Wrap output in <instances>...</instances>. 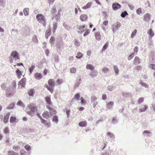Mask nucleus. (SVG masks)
<instances>
[{"label": "nucleus", "instance_id": "obj_8", "mask_svg": "<svg viewBox=\"0 0 155 155\" xmlns=\"http://www.w3.org/2000/svg\"><path fill=\"white\" fill-rule=\"evenodd\" d=\"M10 115V113L8 112L5 116L3 120V122L4 123L6 124L8 122Z\"/></svg>", "mask_w": 155, "mask_h": 155}, {"label": "nucleus", "instance_id": "obj_59", "mask_svg": "<svg viewBox=\"0 0 155 155\" xmlns=\"http://www.w3.org/2000/svg\"><path fill=\"white\" fill-rule=\"evenodd\" d=\"M137 33V30H135L132 33L131 35V37L133 38L134 36L136 35Z\"/></svg>", "mask_w": 155, "mask_h": 155}, {"label": "nucleus", "instance_id": "obj_24", "mask_svg": "<svg viewBox=\"0 0 155 155\" xmlns=\"http://www.w3.org/2000/svg\"><path fill=\"white\" fill-rule=\"evenodd\" d=\"M115 88V86L113 85H109L107 87V89L110 91H113Z\"/></svg>", "mask_w": 155, "mask_h": 155}, {"label": "nucleus", "instance_id": "obj_43", "mask_svg": "<svg viewBox=\"0 0 155 155\" xmlns=\"http://www.w3.org/2000/svg\"><path fill=\"white\" fill-rule=\"evenodd\" d=\"M107 135L108 136H110V138L112 139L114 138V136L112 133H111L110 132H108L107 133Z\"/></svg>", "mask_w": 155, "mask_h": 155}, {"label": "nucleus", "instance_id": "obj_48", "mask_svg": "<svg viewBox=\"0 0 155 155\" xmlns=\"http://www.w3.org/2000/svg\"><path fill=\"white\" fill-rule=\"evenodd\" d=\"M135 55V53L134 52L132 53L128 57V60H131Z\"/></svg>", "mask_w": 155, "mask_h": 155}, {"label": "nucleus", "instance_id": "obj_52", "mask_svg": "<svg viewBox=\"0 0 155 155\" xmlns=\"http://www.w3.org/2000/svg\"><path fill=\"white\" fill-rule=\"evenodd\" d=\"M34 89L30 90L28 92V94L31 96H32L34 94Z\"/></svg>", "mask_w": 155, "mask_h": 155}, {"label": "nucleus", "instance_id": "obj_19", "mask_svg": "<svg viewBox=\"0 0 155 155\" xmlns=\"http://www.w3.org/2000/svg\"><path fill=\"white\" fill-rule=\"evenodd\" d=\"M97 74V72L95 71H91V73L89 75L92 78H93L96 76Z\"/></svg>", "mask_w": 155, "mask_h": 155}, {"label": "nucleus", "instance_id": "obj_20", "mask_svg": "<svg viewBox=\"0 0 155 155\" xmlns=\"http://www.w3.org/2000/svg\"><path fill=\"white\" fill-rule=\"evenodd\" d=\"M45 101L48 105L51 104V102L50 97L49 96H47L45 98Z\"/></svg>", "mask_w": 155, "mask_h": 155}, {"label": "nucleus", "instance_id": "obj_45", "mask_svg": "<svg viewBox=\"0 0 155 155\" xmlns=\"http://www.w3.org/2000/svg\"><path fill=\"white\" fill-rule=\"evenodd\" d=\"M108 42H107L103 46L102 50H101V51H105L106 49H107V47L108 46Z\"/></svg>", "mask_w": 155, "mask_h": 155}, {"label": "nucleus", "instance_id": "obj_57", "mask_svg": "<svg viewBox=\"0 0 155 155\" xmlns=\"http://www.w3.org/2000/svg\"><path fill=\"white\" fill-rule=\"evenodd\" d=\"M136 12L138 15H140L142 13L141 9V8H139L136 10Z\"/></svg>", "mask_w": 155, "mask_h": 155}, {"label": "nucleus", "instance_id": "obj_38", "mask_svg": "<svg viewBox=\"0 0 155 155\" xmlns=\"http://www.w3.org/2000/svg\"><path fill=\"white\" fill-rule=\"evenodd\" d=\"M35 68V66L34 65H33L32 64L31 65V66L29 68V74H32L33 71L34 69Z\"/></svg>", "mask_w": 155, "mask_h": 155}, {"label": "nucleus", "instance_id": "obj_41", "mask_svg": "<svg viewBox=\"0 0 155 155\" xmlns=\"http://www.w3.org/2000/svg\"><path fill=\"white\" fill-rule=\"evenodd\" d=\"M49 112L48 111H46L44 112L43 114V116L45 118H47L49 116Z\"/></svg>", "mask_w": 155, "mask_h": 155}, {"label": "nucleus", "instance_id": "obj_47", "mask_svg": "<svg viewBox=\"0 0 155 155\" xmlns=\"http://www.w3.org/2000/svg\"><path fill=\"white\" fill-rule=\"evenodd\" d=\"M3 132L5 134L9 133V128L8 127H6L4 130Z\"/></svg>", "mask_w": 155, "mask_h": 155}, {"label": "nucleus", "instance_id": "obj_21", "mask_svg": "<svg viewBox=\"0 0 155 155\" xmlns=\"http://www.w3.org/2000/svg\"><path fill=\"white\" fill-rule=\"evenodd\" d=\"M50 113L51 115H54L56 113L55 110L51 107H49Z\"/></svg>", "mask_w": 155, "mask_h": 155}, {"label": "nucleus", "instance_id": "obj_15", "mask_svg": "<svg viewBox=\"0 0 155 155\" xmlns=\"http://www.w3.org/2000/svg\"><path fill=\"white\" fill-rule=\"evenodd\" d=\"M86 69L93 71L94 69V67L91 64H87L86 66Z\"/></svg>", "mask_w": 155, "mask_h": 155}, {"label": "nucleus", "instance_id": "obj_18", "mask_svg": "<svg viewBox=\"0 0 155 155\" xmlns=\"http://www.w3.org/2000/svg\"><path fill=\"white\" fill-rule=\"evenodd\" d=\"M92 2H89L86 4L85 6L83 7V8L84 9H86L87 8L90 7L92 5Z\"/></svg>", "mask_w": 155, "mask_h": 155}, {"label": "nucleus", "instance_id": "obj_50", "mask_svg": "<svg viewBox=\"0 0 155 155\" xmlns=\"http://www.w3.org/2000/svg\"><path fill=\"white\" fill-rule=\"evenodd\" d=\"M60 13H58L57 14L55 15V16H54L53 18H56V20H57V21H58V19L60 18Z\"/></svg>", "mask_w": 155, "mask_h": 155}, {"label": "nucleus", "instance_id": "obj_26", "mask_svg": "<svg viewBox=\"0 0 155 155\" xmlns=\"http://www.w3.org/2000/svg\"><path fill=\"white\" fill-rule=\"evenodd\" d=\"M81 81V79H77L76 81V84L75 85V87H78L80 84Z\"/></svg>", "mask_w": 155, "mask_h": 155}, {"label": "nucleus", "instance_id": "obj_14", "mask_svg": "<svg viewBox=\"0 0 155 155\" xmlns=\"http://www.w3.org/2000/svg\"><path fill=\"white\" fill-rule=\"evenodd\" d=\"M95 36L97 40H100L101 39L100 32H96L95 33Z\"/></svg>", "mask_w": 155, "mask_h": 155}, {"label": "nucleus", "instance_id": "obj_17", "mask_svg": "<svg viewBox=\"0 0 155 155\" xmlns=\"http://www.w3.org/2000/svg\"><path fill=\"white\" fill-rule=\"evenodd\" d=\"M22 71H21L18 69H17L16 71V73L18 78H20L21 76L22 75Z\"/></svg>", "mask_w": 155, "mask_h": 155}, {"label": "nucleus", "instance_id": "obj_6", "mask_svg": "<svg viewBox=\"0 0 155 155\" xmlns=\"http://www.w3.org/2000/svg\"><path fill=\"white\" fill-rule=\"evenodd\" d=\"M11 56L16 59L19 60L20 59L18 54V53L17 52L15 51H13L12 52Z\"/></svg>", "mask_w": 155, "mask_h": 155}, {"label": "nucleus", "instance_id": "obj_12", "mask_svg": "<svg viewBox=\"0 0 155 155\" xmlns=\"http://www.w3.org/2000/svg\"><path fill=\"white\" fill-rule=\"evenodd\" d=\"M141 108L139 109V112H142L146 111L148 108L146 105H143L141 106Z\"/></svg>", "mask_w": 155, "mask_h": 155}, {"label": "nucleus", "instance_id": "obj_35", "mask_svg": "<svg viewBox=\"0 0 155 155\" xmlns=\"http://www.w3.org/2000/svg\"><path fill=\"white\" fill-rule=\"evenodd\" d=\"M111 150H109L105 151L104 153H103L101 155H111Z\"/></svg>", "mask_w": 155, "mask_h": 155}, {"label": "nucleus", "instance_id": "obj_1", "mask_svg": "<svg viewBox=\"0 0 155 155\" xmlns=\"http://www.w3.org/2000/svg\"><path fill=\"white\" fill-rule=\"evenodd\" d=\"M28 107L29 110L26 111L27 114L31 116H33L35 113L36 107L34 104H31L29 105Z\"/></svg>", "mask_w": 155, "mask_h": 155}, {"label": "nucleus", "instance_id": "obj_30", "mask_svg": "<svg viewBox=\"0 0 155 155\" xmlns=\"http://www.w3.org/2000/svg\"><path fill=\"white\" fill-rule=\"evenodd\" d=\"M58 27V22H54L53 28V32L54 33L55 32V30L57 29Z\"/></svg>", "mask_w": 155, "mask_h": 155}, {"label": "nucleus", "instance_id": "obj_36", "mask_svg": "<svg viewBox=\"0 0 155 155\" xmlns=\"http://www.w3.org/2000/svg\"><path fill=\"white\" fill-rule=\"evenodd\" d=\"M29 9L28 8H25L24 9L23 12L25 16L28 15L29 14Z\"/></svg>", "mask_w": 155, "mask_h": 155}, {"label": "nucleus", "instance_id": "obj_33", "mask_svg": "<svg viewBox=\"0 0 155 155\" xmlns=\"http://www.w3.org/2000/svg\"><path fill=\"white\" fill-rule=\"evenodd\" d=\"M8 155H19L18 154L13 150H10L8 152Z\"/></svg>", "mask_w": 155, "mask_h": 155}, {"label": "nucleus", "instance_id": "obj_5", "mask_svg": "<svg viewBox=\"0 0 155 155\" xmlns=\"http://www.w3.org/2000/svg\"><path fill=\"white\" fill-rule=\"evenodd\" d=\"M112 9L116 11L121 8V5L117 2H115L112 4Z\"/></svg>", "mask_w": 155, "mask_h": 155}, {"label": "nucleus", "instance_id": "obj_64", "mask_svg": "<svg viewBox=\"0 0 155 155\" xmlns=\"http://www.w3.org/2000/svg\"><path fill=\"white\" fill-rule=\"evenodd\" d=\"M102 99L104 100H105L107 99V95L105 94H102Z\"/></svg>", "mask_w": 155, "mask_h": 155}, {"label": "nucleus", "instance_id": "obj_10", "mask_svg": "<svg viewBox=\"0 0 155 155\" xmlns=\"http://www.w3.org/2000/svg\"><path fill=\"white\" fill-rule=\"evenodd\" d=\"M42 76L41 74L38 73H36L35 74V78L38 80H40L42 78Z\"/></svg>", "mask_w": 155, "mask_h": 155}, {"label": "nucleus", "instance_id": "obj_37", "mask_svg": "<svg viewBox=\"0 0 155 155\" xmlns=\"http://www.w3.org/2000/svg\"><path fill=\"white\" fill-rule=\"evenodd\" d=\"M15 102H13L12 103L7 107V108L9 110L11 109L14 107L15 105Z\"/></svg>", "mask_w": 155, "mask_h": 155}, {"label": "nucleus", "instance_id": "obj_11", "mask_svg": "<svg viewBox=\"0 0 155 155\" xmlns=\"http://www.w3.org/2000/svg\"><path fill=\"white\" fill-rule=\"evenodd\" d=\"M114 105V102L110 101L107 103L106 105V107L108 109H111Z\"/></svg>", "mask_w": 155, "mask_h": 155}, {"label": "nucleus", "instance_id": "obj_44", "mask_svg": "<svg viewBox=\"0 0 155 155\" xmlns=\"http://www.w3.org/2000/svg\"><path fill=\"white\" fill-rule=\"evenodd\" d=\"M114 72L116 74H118L119 73V69L118 68L117 66L116 65L114 66Z\"/></svg>", "mask_w": 155, "mask_h": 155}, {"label": "nucleus", "instance_id": "obj_25", "mask_svg": "<svg viewBox=\"0 0 155 155\" xmlns=\"http://www.w3.org/2000/svg\"><path fill=\"white\" fill-rule=\"evenodd\" d=\"M123 96L125 97H131L132 94L130 93H123Z\"/></svg>", "mask_w": 155, "mask_h": 155}, {"label": "nucleus", "instance_id": "obj_3", "mask_svg": "<svg viewBox=\"0 0 155 155\" xmlns=\"http://www.w3.org/2000/svg\"><path fill=\"white\" fill-rule=\"evenodd\" d=\"M36 18L39 23L41 24L44 26L46 25L45 17L41 14H38L36 16Z\"/></svg>", "mask_w": 155, "mask_h": 155}, {"label": "nucleus", "instance_id": "obj_16", "mask_svg": "<svg viewBox=\"0 0 155 155\" xmlns=\"http://www.w3.org/2000/svg\"><path fill=\"white\" fill-rule=\"evenodd\" d=\"M140 59L139 58L137 57H136L135 58V59L134 60V64L136 65H138L139 63H140Z\"/></svg>", "mask_w": 155, "mask_h": 155}, {"label": "nucleus", "instance_id": "obj_56", "mask_svg": "<svg viewBox=\"0 0 155 155\" xmlns=\"http://www.w3.org/2000/svg\"><path fill=\"white\" fill-rule=\"evenodd\" d=\"M54 36H52L50 40V43L52 44L54 42Z\"/></svg>", "mask_w": 155, "mask_h": 155}, {"label": "nucleus", "instance_id": "obj_32", "mask_svg": "<svg viewBox=\"0 0 155 155\" xmlns=\"http://www.w3.org/2000/svg\"><path fill=\"white\" fill-rule=\"evenodd\" d=\"M128 15V14L127 13V12L126 11H124L123 12H122L121 14H120V16L123 18H125L126 16Z\"/></svg>", "mask_w": 155, "mask_h": 155}, {"label": "nucleus", "instance_id": "obj_28", "mask_svg": "<svg viewBox=\"0 0 155 155\" xmlns=\"http://www.w3.org/2000/svg\"><path fill=\"white\" fill-rule=\"evenodd\" d=\"M79 125L80 127H84L87 126L85 121H81L79 123Z\"/></svg>", "mask_w": 155, "mask_h": 155}, {"label": "nucleus", "instance_id": "obj_61", "mask_svg": "<svg viewBox=\"0 0 155 155\" xmlns=\"http://www.w3.org/2000/svg\"><path fill=\"white\" fill-rule=\"evenodd\" d=\"M62 80L59 79H58L56 81V83H57L56 85H60L62 83Z\"/></svg>", "mask_w": 155, "mask_h": 155}, {"label": "nucleus", "instance_id": "obj_60", "mask_svg": "<svg viewBox=\"0 0 155 155\" xmlns=\"http://www.w3.org/2000/svg\"><path fill=\"white\" fill-rule=\"evenodd\" d=\"M144 98L143 97H140L139 99L137 102L139 104L142 103L143 101Z\"/></svg>", "mask_w": 155, "mask_h": 155}, {"label": "nucleus", "instance_id": "obj_4", "mask_svg": "<svg viewBox=\"0 0 155 155\" xmlns=\"http://www.w3.org/2000/svg\"><path fill=\"white\" fill-rule=\"evenodd\" d=\"M119 22H117L114 23L112 26V30L113 33H114L121 26Z\"/></svg>", "mask_w": 155, "mask_h": 155}, {"label": "nucleus", "instance_id": "obj_29", "mask_svg": "<svg viewBox=\"0 0 155 155\" xmlns=\"http://www.w3.org/2000/svg\"><path fill=\"white\" fill-rule=\"evenodd\" d=\"M16 118L15 117L11 116L10 118V122L11 123H14L15 122Z\"/></svg>", "mask_w": 155, "mask_h": 155}, {"label": "nucleus", "instance_id": "obj_40", "mask_svg": "<svg viewBox=\"0 0 155 155\" xmlns=\"http://www.w3.org/2000/svg\"><path fill=\"white\" fill-rule=\"evenodd\" d=\"M147 33L149 35H150L151 37H153L154 36V32L151 29H150L148 30Z\"/></svg>", "mask_w": 155, "mask_h": 155}, {"label": "nucleus", "instance_id": "obj_31", "mask_svg": "<svg viewBox=\"0 0 155 155\" xmlns=\"http://www.w3.org/2000/svg\"><path fill=\"white\" fill-rule=\"evenodd\" d=\"M83 54L80 52H78L77 54V55L76 56V57L78 59H81L83 56Z\"/></svg>", "mask_w": 155, "mask_h": 155}, {"label": "nucleus", "instance_id": "obj_7", "mask_svg": "<svg viewBox=\"0 0 155 155\" xmlns=\"http://www.w3.org/2000/svg\"><path fill=\"white\" fill-rule=\"evenodd\" d=\"M39 118L41 119V123L44 124L46 127L48 128L50 126V122L49 121L47 122L46 120L42 119L41 116H39Z\"/></svg>", "mask_w": 155, "mask_h": 155}, {"label": "nucleus", "instance_id": "obj_54", "mask_svg": "<svg viewBox=\"0 0 155 155\" xmlns=\"http://www.w3.org/2000/svg\"><path fill=\"white\" fill-rule=\"evenodd\" d=\"M97 100V98L96 97L94 96H93L91 97V102H94V101H96V100Z\"/></svg>", "mask_w": 155, "mask_h": 155}, {"label": "nucleus", "instance_id": "obj_39", "mask_svg": "<svg viewBox=\"0 0 155 155\" xmlns=\"http://www.w3.org/2000/svg\"><path fill=\"white\" fill-rule=\"evenodd\" d=\"M102 71L105 74H107L110 71L109 69L107 68H104L102 69Z\"/></svg>", "mask_w": 155, "mask_h": 155}, {"label": "nucleus", "instance_id": "obj_34", "mask_svg": "<svg viewBox=\"0 0 155 155\" xmlns=\"http://www.w3.org/2000/svg\"><path fill=\"white\" fill-rule=\"evenodd\" d=\"M51 34V30H47L45 32V37L46 38H48V36Z\"/></svg>", "mask_w": 155, "mask_h": 155}, {"label": "nucleus", "instance_id": "obj_13", "mask_svg": "<svg viewBox=\"0 0 155 155\" xmlns=\"http://www.w3.org/2000/svg\"><path fill=\"white\" fill-rule=\"evenodd\" d=\"M80 97V95L79 93H77L74 96L73 99L71 100V101H73L74 100H75L77 101L78 100Z\"/></svg>", "mask_w": 155, "mask_h": 155}, {"label": "nucleus", "instance_id": "obj_53", "mask_svg": "<svg viewBox=\"0 0 155 155\" xmlns=\"http://www.w3.org/2000/svg\"><path fill=\"white\" fill-rule=\"evenodd\" d=\"M74 44L76 46H78L80 44L79 42L76 40H75L74 41Z\"/></svg>", "mask_w": 155, "mask_h": 155}, {"label": "nucleus", "instance_id": "obj_62", "mask_svg": "<svg viewBox=\"0 0 155 155\" xmlns=\"http://www.w3.org/2000/svg\"><path fill=\"white\" fill-rule=\"evenodd\" d=\"M117 122V118L115 117H114L112 119L111 122L112 123L114 124Z\"/></svg>", "mask_w": 155, "mask_h": 155}, {"label": "nucleus", "instance_id": "obj_49", "mask_svg": "<svg viewBox=\"0 0 155 155\" xmlns=\"http://www.w3.org/2000/svg\"><path fill=\"white\" fill-rule=\"evenodd\" d=\"M32 40L35 42L36 43H37L38 42V40L37 39V37L36 35H35L32 37Z\"/></svg>", "mask_w": 155, "mask_h": 155}, {"label": "nucleus", "instance_id": "obj_63", "mask_svg": "<svg viewBox=\"0 0 155 155\" xmlns=\"http://www.w3.org/2000/svg\"><path fill=\"white\" fill-rule=\"evenodd\" d=\"M81 103L82 104H84L85 103V100L84 99L83 97H81Z\"/></svg>", "mask_w": 155, "mask_h": 155}, {"label": "nucleus", "instance_id": "obj_46", "mask_svg": "<svg viewBox=\"0 0 155 155\" xmlns=\"http://www.w3.org/2000/svg\"><path fill=\"white\" fill-rule=\"evenodd\" d=\"M140 84L142 86H144L146 88L148 87V85L147 84L143 82H140Z\"/></svg>", "mask_w": 155, "mask_h": 155}, {"label": "nucleus", "instance_id": "obj_22", "mask_svg": "<svg viewBox=\"0 0 155 155\" xmlns=\"http://www.w3.org/2000/svg\"><path fill=\"white\" fill-rule=\"evenodd\" d=\"M56 12L57 11L55 8H52L51 13L53 16V17H54V16H55V15H56Z\"/></svg>", "mask_w": 155, "mask_h": 155}, {"label": "nucleus", "instance_id": "obj_42", "mask_svg": "<svg viewBox=\"0 0 155 155\" xmlns=\"http://www.w3.org/2000/svg\"><path fill=\"white\" fill-rule=\"evenodd\" d=\"M52 121H53L55 122L56 123H57L58 121V117L57 116H54L53 117Z\"/></svg>", "mask_w": 155, "mask_h": 155}, {"label": "nucleus", "instance_id": "obj_51", "mask_svg": "<svg viewBox=\"0 0 155 155\" xmlns=\"http://www.w3.org/2000/svg\"><path fill=\"white\" fill-rule=\"evenodd\" d=\"M25 148L27 150L29 151L31 150V147L29 145H26L25 146Z\"/></svg>", "mask_w": 155, "mask_h": 155}, {"label": "nucleus", "instance_id": "obj_2", "mask_svg": "<svg viewBox=\"0 0 155 155\" xmlns=\"http://www.w3.org/2000/svg\"><path fill=\"white\" fill-rule=\"evenodd\" d=\"M48 85H46V87L48 90L49 91L51 92L52 93L53 92L54 88V87L55 83V82L52 79H50L48 81Z\"/></svg>", "mask_w": 155, "mask_h": 155}, {"label": "nucleus", "instance_id": "obj_55", "mask_svg": "<svg viewBox=\"0 0 155 155\" xmlns=\"http://www.w3.org/2000/svg\"><path fill=\"white\" fill-rule=\"evenodd\" d=\"M70 70L72 73H74L76 72V69L74 67L71 68Z\"/></svg>", "mask_w": 155, "mask_h": 155}, {"label": "nucleus", "instance_id": "obj_23", "mask_svg": "<svg viewBox=\"0 0 155 155\" xmlns=\"http://www.w3.org/2000/svg\"><path fill=\"white\" fill-rule=\"evenodd\" d=\"M87 17V16L86 15H81L80 18L81 21H84L86 20Z\"/></svg>", "mask_w": 155, "mask_h": 155}, {"label": "nucleus", "instance_id": "obj_58", "mask_svg": "<svg viewBox=\"0 0 155 155\" xmlns=\"http://www.w3.org/2000/svg\"><path fill=\"white\" fill-rule=\"evenodd\" d=\"M17 105L21 106H23L24 105L23 102L21 101H18L17 103Z\"/></svg>", "mask_w": 155, "mask_h": 155}, {"label": "nucleus", "instance_id": "obj_27", "mask_svg": "<svg viewBox=\"0 0 155 155\" xmlns=\"http://www.w3.org/2000/svg\"><path fill=\"white\" fill-rule=\"evenodd\" d=\"M77 27L78 29V30L77 31L78 33L81 34L84 31V29H82L81 26L80 25H78Z\"/></svg>", "mask_w": 155, "mask_h": 155}, {"label": "nucleus", "instance_id": "obj_9", "mask_svg": "<svg viewBox=\"0 0 155 155\" xmlns=\"http://www.w3.org/2000/svg\"><path fill=\"white\" fill-rule=\"evenodd\" d=\"M150 15L149 14H146L144 16V21L146 22L148 21L150 18Z\"/></svg>", "mask_w": 155, "mask_h": 155}]
</instances>
